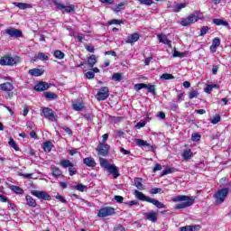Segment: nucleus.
<instances>
[{"label": "nucleus", "instance_id": "f257e3e1", "mask_svg": "<svg viewBox=\"0 0 231 231\" xmlns=\"http://www.w3.org/2000/svg\"><path fill=\"white\" fill-rule=\"evenodd\" d=\"M174 203H179L175 206V210H180L181 208H187L194 205V199L187 195H178L171 199ZM181 202V203H180Z\"/></svg>", "mask_w": 231, "mask_h": 231}, {"label": "nucleus", "instance_id": "f03ea898", "mask_svg": "<svg viewBox=\"0 0 231 231\" xmlns=\"http://www.w3.org/2000/svg\"><path fill=\"white\" fill-rule=\"evenodd\" d=\"M134 194L137 199H140L141 201H146L147 203H152V205H154L157 208H167V206L162 202H160L156 199H152L151 197L145 196V194L142 193L138 189H135L134 191Z\"/></svg>", "mask_w": 231, "mask_h": 231}, {"label": "nucleus", "instance_id": "7ed1b4c3", "mask_svg": "<svg viewBox=\"0 0 231 231\" xmlns=\"http://www.w3.org/2000/svg\"><path fill=\"white\" fill-rule=\"evenodd\" d=\"M199 12L196 11L195 13L189 14L187 18H182L180 21L181 26H190L191 24H194V23H197L199 19L198 17Z\"/></svg>", "mask_w": 231, "mask_h": 231}, {"label": "nucleus", "instance_id": "20e7f679", "mask_svg": "<svg viewBox=\"0 0 231 231\" xmlns=\"http://www.w3.org/2000/svg\"><path fill=\"white\" fill-rule=\"evenodd\" d=\"M96 98L98 102L107 100V98H109V88L107 87H102L97 91Z\"/></svg>", "mask_w": 231, "mask_h": 231}, {"label": "nucleus", "instance_id": "39448f33", "mask_svg": "<svg viewBox=\"0 0 231 231\" xmlns=\"http://www.w3.org/2000/svg\"><path fill=\"white\" fill-rule=\"evenodd\" d=\"M229 189L228 188L222 189L218 190L215 195V199L217 203H223L225 199H226V196H228Z\"/></svg>", "mask_w": 231, "mask_h": 231}, {"label": "nucleus", "instance_id": "423d86ee", "mask_svg": "<svg viewBox=\"0 0 231 231\" xmlns=\"http://www.w3.org/2000/svg\"><path fill=\"white\" fill-rule=\"evenodd\" d=\"M109 144L99 143L96 151L97 152L98 156H107V154H109Z\"/></svg>", "mask_w": 231, "mask_h": 231}, {"label": "nucleus", "instance_id": "0eeeda50", "mask_svg": "<svg viewBox=\"0 0 231 231\" xmlns=\"http://www.w3.org/2000/svg\"><path fill=\"white\" fill-rule=\"evenodd\" d=\"M4 33L5 35H9V37H14L16 39L19 37H23V31L13 27L4 30Z\"/></svg>", "mask_w": 231, "mask_h": 231}, {"label": "nucleus", "instance_id": "6e6552de", "mask_svg": "<svg viewBox=\"0 0 231 231\" xmlns=\"http://www.w3.org/2000/svg\"><path fill=\"white\" fill-rule=\"evenodd\" d=\"M115 214V208L105 207L99 209L97 216L98 217H107Z\"/></svg>", "mask_w": 231, "mask_h": 231}, {"label": "nucleus", "instance_id": "1a4fd4ad", "mask_svg": "<svg viewBox=\"0 0 231 231\" xmlns=\"http://www.w3.org/2000/svg\"><path fill=\"white\" fill-rule=\"evenodd\" d=\"M31 194L38 198V199H43L44 201H50V194L46 191L32 190Z\"/></svg>", "mask_w": 231, "mask_h": 231}, {"label": "nucleus", "instance_id": "9d476101", "mask_svg": "<svg viewBox=\"0 0 231 231\" xmlns=\"http://www.w3.org/2000/svg\"><path fill=\"white\" fill-rule=\"evenodd\" d=\"M0 64L1 66H14L17 64V60L14 57L5 56L0 59Z\"/></svg>", "mask_w": 231, "mask_h": 231}, {"label": "nucleus", "instance_id": "9b49d317", "mask_svg": "<svg viewBox=\"0 0 231 231\" xmlns=\"http://www.w3.org/2000/svg\"><path fill=\"white\" fill-rule=\"evenodd\" d=\"M139 40H140V34H138L137 32H134L127 37L125 43L134 44V42H138Z\"/></svg>", "mask_w": 231, "mask_h": 231}, {"label": "nucleus", "instance_id": "f8f14e48", "mask_svg": "<svg viewBox=\"0 0 231 231\" xmlns=\"http://www.w3.org/2000/svg\"><path fill=\"white\" fill-rule=\"evenodd\" d=\"M42 113L47 120H53L55 118V114H53V110L50 107H44Z\"/></svg>", "mask_w": 231, "mask_h": 231}, {"label": "nucleus", "instance_id": "ddd939ff", "mask_svg": "<svg viewBox=\"0 0 231 231\" xmlns=\"http://www.w3.org/2000/svg\"><path fill=\"white\" fill-rule=\"evenodd\" d=\"M84 64H88V68H93L95 64H97V56L95 54H92L88 59V61H84L80 66H84Z\"/></svg>", "mask_w": 231, "mask_h": 231}, {"label": "nucleus", "instance_id": "4468645a", "mask_svg": "<svg viewBox=\"0 0 231 231\" xmlns=\"http://www.w3.org/2000/svg\"><path fill=\"white\" fill-rule=\"evenodd\" d=\"M221 45V39L216 37L212 41V45L210 46V51L216 53L217 48Z\"/></svg>", "mask_w": 231, "mask_h": 231}, {"label": "nucleus", "instance_id": "2eb2a0df", "mask_svg": "<svg viewBox=\"0 0 231 231\" xmlns=\"http://www.w3.org/2000/svg\"><path fill=\"white\" fill-rule=\"evenodd\" d=\"M183 8H187V3H181V4L175 3L173 5H171V10L175 14H179V12H181Z\"/></svg>", "mask_w": 231, "mask_h": 231}, {"label": "nucleus", "instance_id": "dca6fc26", "mask_svg": "<svg viewBox=\"0 0 231 231\" xmlns=\"http://www.w3.org/2000/svg\"><path fill=\"white\" fill-rule=\"evenodd\" d=\"M135 143L138 147H146L148 151H152V146L147 143V141H143L142 139H135Z\"/></svg>", "mask_w": 231, "mask_h": 231}, {"label": "nucleus", "instance_id": "f3484780", "mask_svg": "<svg viewBox=\"0 0 231 231\" xmlns=\"http://www.w3.org/2000/svg\"><path fill=\"white\" fill-rule=\"evenodd\" d=\"M50 88V85L48 83L42 81L35 85L34 89L35 91H46V89Z\"/></svg>", "mask_w": 231, "mask_h": 231}, {"label": "nucleus", "instance_id": "a211bd4d", "mask_svg": "<svg viewBox=\"0 0 231 231\" xmlns=\"http://www.w3.org/2000/svg\"><path fill=\"white\" fill-rule=\"evenodd\" d=\"M107 171L110 174H113L115 179L120 176V171H118V168L114 164H111L110 166H108Z\"/></svg>", "mask_w": 231, "mask_h": 231}, {"label": "nucleus", "instance_id": "6ab92c4d", "mask_svg": "<svg viewBox=\"0 0 231 231\" xmlns=\"http://www.w3.org/2000/svg\"><path fill=\"white\" fill-rule=\"evenodd\" d=\"M145 217L148 221H152V223H156L158 221V213L154 211H151L145 215Z\"/></svg>", "mask_w": 231, "mask_h": 231}, {"label": "nucleus", "instance_id": "aec40b11", "mask_svg": "<svg viewBox=\"0 0 231 231\" xmlns=\"http://www.w3.org/2000/svg\"><path fill=\"white\" fill-rule=\"evenodd\" d=\"M83 163L87 165V167H97V162L93 157H87L83 159Z\"/></svg>", "mask_w": 231, "mask_h": 231}, {"label": "nucleus", "instance_id": "412c9836", "mask_svg": "<svg viewBox=\"0 0 231 231\" xmlns=\"http://www.w3.org/2000/svg\"><path fill=\"white\" fill-rule=\"evenodd\" d=\"M159 42H162V44H167V46H169L171 48V44L172 42H171V40H169V38H167V35L165 34H159L158 36Z\"/></svg>", "mask_w": 231, "mask_h": 231}, {"label": "nucleus", "instance_id": "4be33fe9", "mask_svg": "<svg viewBox=\"0 0 231 231\" xmlns=\"http://www.w3.org/2000/svg\"><path fill=\"white\" fill-rule=\"evenodd\" d=\"M25 199H26V203H27L28 207H31L32 208H35V207H37V201H35L33 197L27 195L25 197Z\"/></svg>", "mask_w": 231, "mask_h": 231}, {"label": "nucleus", "instance_id": "5701e85b", "mask_svg": "<svg viewBox=\"0 0 231 231\" xmlns=\"http://www.w3.org/2000/svg\"><path fill=\"white\" fill-rule=\"evenodd\" d=\"M0 89L5 92L12 91L14 89V84L10 82H5L0 85Z\"/></svg>", "mask_w": 231, "mask_h": 231}, {"label": "nucleus", "instance_id": "b1692460", "mask_svg": "<svg viewBox=\"0 0 231 231\" xmlns=\"http://www.w3.org/2000/svg\"><path fill=\"white\" fill-rule=\"evenodd\" d=\"M51 171L54 178H60L62 176V171H60L57 166H51Z\"/></svg>", "mask_w": 231, "mask_h": 231}, {"label": "nucleus", "instance_id": "393cba45", "mask_svg": "<svg viewBox=\"0 0 231 231\" xmlns=\"http://www.w3.org/2000/svg\"><path fill=\"white\" fill-rule=\"evenodd\" d=\"M14 6H17L20 10H26L28 8H32V4H26V3H19V2H14L13 3Z\"/></svg>", "mask_w": 231, "mask_h": 231}, {"label": "nucleus", "instance_id": "a878e982", "mask_svg": "<svg viewBox=\"0 0 231 231\" xmlns=\"http://www.w3.org/2000/svg\"><path fill=\"white\" fill-rule=\"evenodd\" d=\"M59 165H60V167H63V169H69L70 167H75V164H73V162H71V161L69 160H62L60 162Z\"/></svg>", "mask_w": 231, "mask_h": 231}, {"label": "nucleus", "instance_id": "bb28decb", "mask_svg": "<svg viewBox=\"0 0 231 231\" xmlns=\"http://www.w3.org/2000/svg\"><path fill=\"white\" fill-rule=\"evenodd\" d=\"M43 73L42 69H32L29 70V75H32V77H41Z\"/></svg>", "mask_w": 231, "mask_h": 231}, {"label": "nucleus", "instance_id": "cd10ccee", "mask_svg": "<svg viewBox=\"0 0 231 231\" xmlns=\"http://www.w3.org/2000/svg\"><path fill=\"white\" fill-rule=\"evenodd\" d=\"M42 149L45 152H51V149H53V143L50 141H47L43 143Z\"/></svg>", "mask_w": 231, "mask_h": 231}, {"label": "nucleus", "instance_id": "c85d7f7f", "mask_svg": "<svg viewBox=\"0 0 231 231\" xmlns=\"http://www.w3.org/2000/svg\"><path fill=\"white\" fill-rule=\"evenodd\" d=\"M10 189L15 194H24V189L19 186L12 185L10 186Z\"/></svg>", "mask_w": 231, "mask_h": 231}, {"label": "nucleus", "instance_id": "c756f323", "mask_svg": "<svg viewBox=\"0 0 231 231\" xmlns=\"http://www.w3.org/2000/svg\"><path fill=\"white\" fill-rule=\"evenodd\" d=\"M192 156H194V153L192 152L191 150H185L182 152V157L184 160L189 161L190 160V158H192Z\"/></svg>", "mask_w": 231, "mask_h": 231}, {"label": "nucleus", "instance_id": "7c9ffc66", "mask_svg": "<svg viewBox=\"0 0 231 231\" xmlns=\"http://www.w3.org/2000/svg\"><path fill=\"white\" fill-rule=\"evenodd\" d=\"M74 111H84V104L82 102H77L72 104Z\"/></svg>", "mask_w": 231, "mask_h": 231}, {"label": "nucleus", "instance_id": "2f4dec72", "mask_svg": "<svg viewBox=\"0 0 231 231\" xmlns=\"http://www.w3.org/2000/svg\"><path fill=\"white\" fill-rule=\"evenodd\" d=\"M213 23L217 26H228V22L223 21L221 19H213Z\"/></svg>", "mask_w": 231, "mask_h": 231}, {"label": "nucleus", "instance_id": "473e14b6", "mask_svg": "<svg viewBox=\"0 0 231 231\" xmlns=\"http://www.w3.org/2000/svg\"><path fill=\"white\" fill-rule=\"evenodd\" d=\"M145 89H147L148 93H152V95H156V87L154 85L146 84Z\"/></svg>", "mask_w": 231, "mask_h": 231}, {"label": "nucleus", "instance_id": "72a5a7b5", "mask_svg": "<svg viewBox=\"0 0 231 231\" xmlns=\"http://www.w3.org/2000/svg\"><path fill=\"white\" fill-rule=\"evenodd\" d=\"M199 96V92L198 91V88L192 89L191 91L189 92V98H198Z\"/></svg>", "mask_w": 231, "mask_h": 231}, {"label": "nucleus", "instance_id": "f704fd0d", "mask_svg": "<svg viewBox=\"0 0 231 231\" xmlns=\"http://www.w3.org/2000/svg\"><path fill=\"white\" fill-rule=\"evenodd\" d=\"M134 186L138 189V190H143V184H142V179H136L134 180Z\"/></svg>", "mask_w": 231, "mask_h": 231}, {"label": "nucleus", "instance_id": "c9c22d12", "mask_svg": "<svg viewBox=\"0 0 231 231\" xmlns=\"http://www.w3.org/2000/svg\"><path fill=\"white\" fill-rule=\"evenodd\" d=\"M53 55L56 59H59V60H62L65 57L64 52H62V51H59V50L55 51Z\"/></svg>", "mask_w": 231, "mask_h": 231}, {"label": "nucleus", "instance_id": "e433bc0d", "mask_svg": "<svg viewBox=\"0 0 231 231\" xmlns=\"http://www.w3.org/2000/svg\"><path fill=\"white\" fill-rule=\"evenodd\" d=\"M44 95H45V98H47L48 100H53L57 98V94L53 92H45Z\"/></svg>", "mask_w": 231, "mask_h": 231}, {"label": "nucleus", "instance_id": "4c0bfd02", "mask_svg": "<svg viewBox=\"0 0 231 231\" xmlns=\"http://www.w3.org/2000/svg\"><path fill=\"white\" fill-rule=\"evenodd\" d=\"M75 189L79 190V192H84V190H88V186H86L82 183H79L75 186Z\"/></svg>", "mask_w": 231, "mask_h": 231}, {"label": "nucleus", "instance_id": "58836bf2", "mask_svg": "<svg viewBox=\"0 0 231 231\" xmlns=\"http://www.w3.org/2000/svg\"><path fill=\"white\" fill-rule=\"evenodd\" d=\"M100 162V166L103 167L104 169H109L111 164L107 163V161L104 158L99 159Z\"/></svg>", "mask_w": 231, "mask_h": 231}, {"label": "nucleus", "instance_id": "ea45409f", "mask_svg": "<svg viewBox=\"0 0 231 231\" xmlns=\"http://www.w3.org/2000/svg\"><path fill=\"white\" fill-rule=\"evenodd\" d=\"M150 194H163V189L161 188H153L150 189Z\"/></svg>", "mask_w": 231, "mask_h": 231}, {"label": "nucleus", "instance_id": "a19ab883", "mask_svg": "<svg viewBox=\"0 0 231 231\" xmlns=\"http://www.w3.org/2000/svg\"><path fill=\"white\" fill-rule=\"evenodd\" d=\"M112 80H115L116 82H120V80H122V74L118 72L114 73L112 76Z\"/></svg>", "mask_w": 231, "mask_h": 231}, {"label": "nucleus", "instance_id": "79ce46f5", "mask_svg": "<svg viewBox=\"0 0 231 231\" xmlns=\"http://www.w3.org/2000/svg\"><path fill=\"white\" fill-rule=\"evenodd\" d=\"M161 79L162 80H172V79H174V77L172 76V74H169V73H164L161 76Z\"/></svg>", "mask_w": 231, "mask_h": 231}, {"label": "nucleus", "instance_id": "37998d69", "mask_svg": "<svg viewBox=\"0 0 231 231\" xmlns=\"http://www.w3.org/2000/svg\"><path fill=\"white\" fill-rule=\"evenodd\" d=\"M217 85H207V87L205 88L204 91L205 93H208V95H210V93H212V89H214V88H217Z\"/></svg>", "mask_w": 231, "mask_h": 231}, {"label": "nucleus", "instance_id": "c03bdc74", "mask_svg": "<svg viewBox=\"0 0 231 231\" xmlns=\"http://www.w3.org/2000/svg\"><path fill=\"white\" fill-rule=\"evenodd\" d=\"M176 171V169L174 168H166L162 173V176H166V174H172V172H175Z\"/></svg>", "mask_w": 231, "mask_h": 231}, {"label": "nucleus", "instance_id": "a18cd8bd", "mask_svg": "<svg viewBox=\"0 0 231 231\" xmlns=\"http://www.w3.org/2000/svg\"><path fill=\"white\" fill-rule=\"evenodd\" d=\"M38 59L40 60H48L50 59V57L48 55H46V53H44V52H39Z\"/></svg>", "mask_w": 231, "mask_h": 231}, {"label": "nucleus", "instance_id": "49530a36", "mask_svg": "<svg viewBox=\"0 0 231 231\" xmlns=\"http://www.w3.org/2000/svg\"><path fill=\"white\" fill-rule=\"evenodd\" d=\"M9 145L10 147H12L13 149H14V151H19V147H17V143H15V141L12 138H10L9 141Z\"/></svg>", "mask_w": 231, "mask_h": 231}, {"label": "nucleus", "instance_id": "de8ad7c7", "mask_svg": "<svg viewBox=\"0 0 231 231\" xmlns=\"http://www.w3.org/2000/svg\"><path fill=\"white\" fill-rule=\"evenodd\" d=\"M52 3H53V5H55V6H56V8H57L58 10H64V8H65V6H66V5H62V4L59 3V2H57L56 0H53Z\"/></svg>", "mask_w": 231, "mask_h": 231}, {"label": "nucleus", "instance_id": "09e8293b", "mask_svg": "<svg viewBox=\"0 0 231 231\" xmlns=\"http://www.w3.org/2000/svg\"><path fill=\"white\" fill-rule=\"evenodd\" d=\"M147 88V84L145 83H139V84H135L134 88L136 89V91H140V89H143Z\"/></svg>", "mask_w": 231, "mask_h": 231}, {"label": "nucleus", "instance_id": "8fccbe9b", "mask_svg": "<svg viewBox=\"0 0 231 231\" xmlns=\"http://www.w3.org/2000/svg\"><path fill=\"white\" fill-rule=\"evenodd\" d=\"M191 140H192V142H199V140H201V134H192Z\"/></svg>", "mask_w": 231, "mask_h": 231}, {"label": "nucleus", "instance_id": "3c124183", "mask_svg": "<svg viewBox=\"0 0 231 231\" xmlns=\"http://www.w3.org/2000/svg\"><path fill=\"white\" fill-rule=\"evenodd\" d=\"M64 12H67V14H71L73 12H75V7L73 5H69L64 7Z\"/></svg>", "mask_w": 231, "mask_h": 231}, {"label": "nucleus", "instance_id": "603ef678", "mask_svg": "<svg viewBox=\"0 0 231 231\" xmlns=\"http://www.w3.org/2000/svg\"><path fill=\"white\" fill-rule=\"evenodd\" d=\"M219 122H221V116H215L213 120H211V124L213 125L219 124Z\"/></svg>", "mask_w": 231, "mask_h": 231}, {"label": "nucleus", "instance_id": "864d4df0", "mask_svg": "<svg viewBox=\"0 0 231 231\" xmlns=\"http://www.w3.org/2000/svg\"><path fill=\"white\" fill-rule=\"evenodd\" d=\"M173 57H180V59H183L185 57V52H180L178 51H174Z\"/></svg>", "mask_w": 231, "mask_h": 231}, {"label": "nucleus", "instance_id": "5fc2aeb1", "mask_svg": "<svg viewBox=\"0 0 231 231\" xmlns=\"http://www.w3.org/2000/svg\"><path fill=\"white\" fill-rule=\"evenodd\" d=\"M108 24H124V21L113 19L108 22Z\"/></svg>", "mask_w": 231, "mask_h": 231}, {"label": "nucleus", "instance_id": "6e6d98bb", "mask_svg": "<svg viewBox=\"0 0 231 231\" xmlns=\"http://www.w3.org/2000/svg\"><path fill=\"white\" fill-rule=\"evenodd\" d=\"M141 5H145L146 6H151L152 5V0H138Z\"/></svg>", "mask_w": 231, "mask_h": 231}, {"label": "nucleus", "instance_id": "4d7b16f0", "mask_svg": "<svg viewBox=\"0 0 231 231\" xmlns=\"http://www.w3.org/2000/svg\"><path fill=\"white\" fill-rule=\"evenodd\" d=\"M69 176H75L77 174V168L75 166H70L69 168Z\"/></svg>", "mask_w": 231, "mask_h": 231}, {"label": "nucleus", "instance_id": "13d9d810", "mask_svg": "<svg viewBox=\"0 0 231 231\" xmlns=\"http://www.w3.org/2000/svg\"><path fill=\"white\" fill-rule=\"evenodd\" d=\"M55 199H58L59 201H60L61 203H68V201H66L64 199V197H62L60 194L57 193L55 196Z\"/></svg>", "mask_w": 231, "mask_h": 231}, {"label": "nucleus", "instance_id": "bf43d9fd", "mask_svg": "<svg viewBox=\"0 0 231 231\" xmlns=\"http://www.w3.org/2000/svg\"><path fill=\"white\" fill-rule=\"evenodd\" d=\"M208 32V28L207 26H203L200 30V37H203V35H207Z\"/></svg>", "mask_w": 231, "mask_h": 231}, {"label": "nucleus", "instance_id": "052dcab7", "mask_svg": "<svg viewBox=\"0 0 231 231\" xmlns=\"http://www.w3.org/2000/svg\"><path fill=\"white\" fill-rule=\"evenodd\" d=\"M114 199L116 201V203H123L124 201V197L120 196V195H116L114 197Z\"/></svg>", "mask_w": 231, "mask_h": 231}, {"label": "nucleus", "instance_id": "680f3d73", "mask_svg": "<svg viewBox=\"0 0 231 231\" xmlns=\"http://www.w3.org/2000/svg\"><path fill=\"white\" fill-rule=\"evenodd\" d=\"M61 129H62L65 133H67V134H69V135L73 134V132L71 131V128H69V127H68V126H63V127H61Z\"/></svg>", "mask_w": 231, "mask_h": 231}, {"label": "nucleus", "instance_id": "e2e57ef3", "mask_svg": "<svg viewBox=\"0 0 231 231\" xmlns=\"http://www.w3.org/2000/svg\"><path fill=\"white\" fill-rule=\"evenodd\" d=\"M114 231H125V227H124L122 225H116L114 227Z\"/></svg>", "mask_w": 231, "mask_h": 231}, {"label": "nucleus", "instance_id": "0e129e2a", "mask_svg": "<svg viewBox=\"0 0 231 231\" xmlns=\"http://www.w3.org/2000/svg\"><path fill=\"white\" fill-rule=\"evenodd\" d=\"M190 230L191 231H199V230H201V226H199V225L190 226Z\"/></svg>", "mask_w": 231, "mask_h": 231}, {"label": "nucleus", "instance_id": "69168bd1", "mask_svg": "<svg viewBox=\"0 0 231 231\" xmlns=\"http://www.w3.org/2000/svg\"><path fill=\"white\" fill-rule=\"evenodd\" d=\"M87 79H95V72L88 71L86 74Z\"/></svg>", "mask_w": 231, "mask_h": 231}, {"label": "nucleus", "instance_id": "338daca9", "mask_svg": "<svg viewBox=\"0 0 231 231\" xmlns=\"http://www.w3.org/2000/svg\"><path fill=\"white\" fill-rule=\"evenodd\" d=\"M157 171H162V164H160V163L155 164V166L152 170V172H156Z\"/></svg>", "mask_w": 231, "mask_h": 231}, {"label": "nucleus", "instance_id": "774afa93", "mask_svg": "<svg viewBox=\"0 0 231 231\" xmlns=\"http://www.w3.org/2000/svg\"><path fill=\"white\" fill-rule=\"evenodd\" d=\"M180 231H191L190 226H185L180 227Z\"/></svg>", "mask_w": 231, "mask_h": 231}]
</instances>
